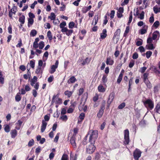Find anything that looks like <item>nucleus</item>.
<instances>
[{
  "mask_svg": "<svg viewBox=\"0 0 160 160\" xmlns=\"http://www.w3.org/2000/svg\"><path fill=\"white\" fill-rule=\"evenodd\" d=\"M88 136L89 135V142L92 143H95L98 137V132L97 130H94L92 129L90 130L89 131Z\"/></svg>",
  "mask_w": 160,
  "mask_h": 160,
  "instance_id": "f257e3e1",
  "label": "nucleus"
},
{
  "mask_svg": "<svg viewBox=\"0 0 160 160\" xmlns=\"http://www.w3.org/2000/svg\"><path fill=\"white\" fill-rule=\"evenodd\" d=\"M142 102L144 105L148 110H151L154 108V102L152 99H146L145 100H143Z\"/></svg>",
  "mask_w": 160,
  "mask_h": 160,
  "instance_id": "f03ea898",
  "label": "nucleus"
},
{
  "mask_svg": "<svg viewBox=\"0 0 160 160\" xmlns=\"http://www.w3.org/2000/svg\"><path fill=\"white\" fill-rule=\"evenodd\" d=\"M149 73L148 72L144 73L143 75L142 79L143 82L146 84L147 87L149 88H151L152 87V84L148 80V76Z\"/></svg>",
  "mask_w": 160,
  "mask_h": 160,
  "instance_id": "7ed1b4c3",
  "label": "nucleus"
},
{
  "mask_svg": "<svg viewBox=\"0 0 160 160\" xmlns=\"http://www.w3.org/2000/svg\"><path fill=\"white\" fill-rule=\"evenodd\" d=\"M124 141L123 142V143L125 145H128L129 144L130 141L129 131L127 129L124 130Z\"/></svg>",
  "mask_w": 160,
  "mask_h": 160,
  "instance_id": "20e7f679",
  "label": "nucleus"
},
{
  "mask_svg": "<svg viewBox=\"0 0 160 160\" xmlns=\"http://www.w3.org/2000/svg\"><path fill=\"white\" fill-rule=\"evenodd\" d=\"M90 143V144L86 148L87 152L89 154L92 153L96 149V147L94 145L95 143Z\"/></svg>",
  "mask_w": 160,
  "mask_h": 160,
  "instance_id": "39448f33",
  "label": "nucleus"
},
{
  "mask_svg": "<svg viewBox=\"0 0 160 160\" xmlns=\"http://www.w3.org/2000/svg\"><path fill=\"white\" fill-rule=\"evenodd\" d=\"M58 95H54L52 97V103H53L55 102L56 104H60L62 103V100L61 98H58Z\"/></svg>",
  "mask_w": 160,
  "mask_h": 160,
  "instance_id": "423d86ee",
  "label": "nucleus"
},
{
  "mask_svg": "<svg viewBox=\"0 0 160 160\" xmlns=\"http://www.w3.org/2000/svg\"><path fill=\"white\" fill-rule=\"evenodd\" d=\"M142 152L138 149L137 148L133 152V158L135 160H138L139 158L141 157Z\"/></svg>",
  "mask_w": 160,
  "mask_h": 160,
  "instance_id": "0eeeda50",
  "label": "nucleus"
},
{
  "mask_svg": "<svg viewBox=\"0 0 160 160\" xmlns=\"http://www.w3.org/2000/svg\"><path fill=\"white\" fill-rule=\"evenodd\" d=\"M17 11V7L15 6L14 5H13L12 8L8 10V16L10 18L12 19V14H13L15 15Z\"/></svg>",
  "mask_w": 160,
  "mask_h": 160,
  "instance_id": "6e6552de",
  "label": "nucleus"
},
{
  "mask_svg": "<svg viewBox=\"0 0 160 160\" xmlns=\"http://www.w3.org/2000/svg\"><path fill=\"white\" fill-rule=\"evenodd\" d=\"M59 62L58 60L56 61L54 65H53L51 66V70L49 71V72L51 74L54 73L56 70V69L58 68Z\"/></svg>",
  "mask_w": 160,
  "mask_h": 160,
  "instance_id": "1a4fd4ad",
  "label": "nucleus"
},
{
  "mask_svg": "<svg viewBox=\"0 0 160 160\" xmlns=\"http://www.w3.org/2000/svg\"><path fill=\"white\" fill-rule=\"evenodd\" d=\"M39 86V83L38 82H37L34 86V88L35 89L32 90V94L34 98H36L37 95L38 93L37 90L38 89Z\"/></svg>",
  "mask_w": 160,
  "mask_h": 160,
  "instance_id": "9d476101",
  "label": "nucleus"
},
{
  "mask_svg": "<svg viewBox=\"0 0 160 160\" xmlns=\"http://www.w3.org/2000/svg\"><path fill=\"white\" fill-rule=\"evenodd\" d=\"M115 96V93L112 92L110 93L107 101L108 104V107H109L110 104L113 101Z\"/></svg>",
  "mask_w": 160,
  "mask_h": 160,
  "instance_id": "9b49d317",
  "label": "nucleus"
},
{
  "mask_svg": "<svg viewBox=\"0 0 160 160\" xmlns=\"http://www.w3.org/2000/svg\"><path fill=\"white\" fill-rule=\"evenodd\" d=\"M61 31L63 33L65 32L66 34L69 36L72 34L73 31L72 29H68L67 28H65L61 30Z\"/></svg>",
  "mask_w": 160,
  "mask_h": 160,
  "instance_id": "f8f14e48",
  "label": "nucleus"
},
{
  "mask_svg": "<svg viewBox=\"0 0 160 160\" xmlns=\"http://www.w3.org/2000/svg\"><path fill=\"white\" fill-rule=\"evenodd\" d=\"M76 137L72 136L70 140V143L73 148H77L76 143Z\"/></svg>",
  "mask_w": 160,
  "mask_h": 160,
  "instance_id": "ddd939ff",
  "label": "nucleus"
},
{
  "mask_svg": "<svg viewBox=\"0 0 160 160\" xmlns=\"http://www.w3.org/2000/svg\"><path fill=\"white\" fill-rule=\"evenodd\" d=\"M42 126H41V131L42 132H43L45 130L47 123L44 120H43L42 122Z\"/></svg>",
  "mask_w": 160,
  "mask_h": 160,
  "instance_id": "4468645a",
  "label": "nucleus"
},
{
  "mask_svg": "<svg viewBox=\"0 0 160 160\" xmlns=\"http://www.w3.org/2000/svg\"><path fill=\"white\" fill-rule=\"evenodd\" d=\"M148 27L147 25H144L143 26V28L139 30V33L141 35H143L146 33Z\"/></svg>",
  "mask_w": 160,
  "mask_h": 160,
  "instance_id": "2eb2a0df",
  "label": "nucleus"
},
{
  "mask_svg": "<svg viewBox=\"0 0 160 160\" xmlns=\"http://www.w3.org/2000/svg\"><path fill=\"white\" fill-rule=\"evenodd\" d=\"M11 137L12 138H14L17 135L18 132L16 129L12 130L10 132Z\"/></svg>",
  "mask_w": 160,
  "mask_h": 160,
  "instance_id": "dca6fc26",
  "label": "nucleus"
},
{
  "mask_svg": "<svg viewBox=\"0 0 160 160\" xmlns=\"http://www.w3.org/2000/svg\"><path fill=\"white\" fill-rule=\"evenodd\" d=\"M37 78L36 76H34L33 77V78L30 81V85L32 86H34V84L37 82Z\"/></svg>",
  "mask_w": 160,
  "mask_h": 160,
  "instance_id": "f3484780",
  "label": "nucleus"
},
{
  "mask_svg": "<svg viewBox=\"0 0 160 160\" xmlns=\"http://www.w3.org/2000/svg\"><path fill=\"white\" fill-rule=\"evenodd\" d=\"M106 63L107 65H112L114 63V61L112 59L111 57L110 56L107 58Z\"/></svg>",
  "mask_w": 160,
  "mask_h": 160,
  "instance_id": "a211bd4d",
  "label": "nucleus"
},
{
  "mask_svg": "<svg viewBox=\"0 0 160 160\" xmlns=\"http://www.w3.org/2000/svg\"><path fill=\"white\" fill-rule=\"evenodd\" d=\"M77 81V79L74 76H72L68 81V83H73Z\"/></svg>",
  "mask_w": 160,
  "mask_h": 160,
  "instance_id": "6ab92c4d",
  "label": "nucleus"
},
{
  "mask_svg": "<svg viewBox=\"0 0 160 160\" xmlns=\"http://www.w3.org/2000/svg\"><path fill=\"white\" fill-rule=\"evenodd\" d=\"M77 155L75 154V155L72 153V152H71L70 153V160H77Z\"/></svg>",
  "mask_w": 160,
  "mask_h": 160,
  "instance_id": "aec40b11",
  "label": "nucleus"
},
{
  "mask_svg": "<svg viewBox=\"0 0 160 160\" xmlns=\"http://www.w3.org/2000/svg\"><path fill=\"white\" fill-rule=\"evenodd\" d=\"M73 93V91L66 90L64 92V93L66 96H67L68 98H70L72 95Z\"/></svg>",
  "mask_w": 160,
  "mask_h": 160,
  "instance_id": "412c9836",
  "label": "nucleus"
},
{
  "mask_svg": "<svg viewBox=\"0 0 160 160\" xmlns=\"http://www.w3.org/2000/svg\"><path fill=\"white\" fill-rule=\"evenodd\" d=\"M154 110L155 112L159 113V112L160 111V103H158L156 105Z\"/></svg>",
  "mask_w": 160,
  "mask_h": 160,
  "instance_id": "4be33fe9",
  "label": "nucleus"
},
{
  "mask_svg": "<svg viewBox=\"0 0 160 160\" xmlns=\"http://www.w3.org/2000/svg\"><path fill=\"white\" fill-rule=\"evenodd\" d=\"M107 75H103L102 80L103 83V84L106 86V83L108 81V79L107 78Z\"/></svg>",
  "mask_w": 160,
  "mask_h": 160,
  "instance_id": "5701e85b",
  "label": "nucleus"
},
{
  "mask_svg": "<svg viewBox=\"0 0 160 160\" xmlns=\"http://www.w3.org/2000/svg\"><path fill=\"white\" fill-rule=\"evenodd\" d=\"M121 33V30L120 29H118L114 33L113 35V38H115L117 37H119Z\"/></svg>",
  "mask_w": 160,
  "mask_h": 160,
  "instance_id": "b1692460",
  "label": "nucleus"
},
{
  "mask_svg": "<svg viewBox=\"0 0 160 160\" xmlns=\"http://www.w3.org/2000/svg\"><path fill=\"white\" fill-rule=\"evenodd\" d=\"M158 34H159V32L158 31H156L152 34V38L153 40H155L157 38Z\"/></svg>",
  "mask_w": 160,
  "mask_h": 160,
  "instance_id": "393cba45",
  "label": "nucleus"
},
{
  "mask_svg": "<svg viewBox=\"0 0 160 160\" xmlns=\"http://www.w3.org/2000/svg\"><path fill=\"white\" fill-rule=\"evenodd\" d=\"M106 104V101L105 100H103L102 102L100 109L99 110L104 111L105 109V107Z\"/></svg>",
  "mask_w": 160,
  "mask_h": 160,
  "instance_id": "a878e982",
  "label": "nucleus"
},
{
  "mask_svg": "<svg viewBox=\"0 0 160 160\" xmlns=\"http://www.w3.org/2000/svg\"><path fill=\"white\" fill-rule=\"evenodd\" d=\"M25 20V16L24 15H22L21 16L19 17L18 21L21 24H24Z\"/></svg>",
  "mask_w": 160,
  "mask_h": 160,
  "instance_id": "bb28decb",
  "label": "nucleus"
},
{
  "mask_svg": "<svg viewBox=\"0 0 160 160\" xmlns=\"http://www.w3.org/2000/svg\"><path fill=\"white\" fill-rule=\"evenodd\" d=\"M4 130L6 132H9L10 130V128L8 124H5L4 125Z\"/></svg>",
  "mask_w": 160,
  "mask_h": 160,
  "instance_id": "cd10ccee",
  "label": "nucleus"
},
{
  "mask_svg": "<svg viewBox=\"0 0 160 160\" xmlns=\"http://www.w3.org/2000/svg\"><path fill=\"white\" fill-rule=\"evenodd\" d=\"M56 17V15L53 12L51 13L50 16H48V19H50L51 20H54L55 19Z\"/></svg>",
  "mask_w": 160,
  "mask_h": 160,
  "instance_id": "c85d7f7f",
  "label": "nucleus"
},
{
  "mask_svg": "<svg viewBox=\"0 0 160 160\" xmlns=\"http://www.w3.org/2000/svg\"><path fill=\"white\" fill-rule=\"evenodd\" d=\"M104 111L99 110L97 114V117L99 118H100L103 115Z\"/></svg>",
  "mask_w": 160,
  "mask_h": 160,
  "instance_id": "c756f323",
  "label": "nucleus"
},
{
  "mask_svg": "<svg viewBox=\"0 0 160 160\" xmlns=\"http://www.w3.org/2000/svg\"><path fill=\"white\" fill-rule=\"evenodd\" d=\"M47 35L48 39L50 41H51L52 39V35L50 31L49 30L48 31Z\"/></svg>",
  "mask_w": 160,
  "mask_h": 160,
  "instance_id": "7c9ffc66",
  "label": "nucleus"
},
{
  "mask_svg": "<svg viewBox=\"0 0 160 160\" xmlns=\"http://www.w3.org/2000/svg\"><path fill=\"white\" fill-rule=\"evenodd\" d=\"M98 91L100 92H104L105 91V89L104 87L102 85H99L98 87Z\"/></svg>",
  "mask_w": 160,
  "mask_h": 160,
  "instance_id": "2f4dec72",
  "label": "nucleus"
},
{
  "mask_svg": "<svg viewBox=\"0 0 160 160\" xmlns=\"http://www.w3.org/2000/svg\"><path fill=\"white\" fill-rule=\"evenodd\" d=\"M130 31V27L129 26H127L126 27L125 30L123 34V37H126L127 36V34L129 33Z\"/></svg>",
  "mask_w": 160,
  "mask_h": 160,
  "instance_id": "473e14b6",
  "label": "nucleus"
},
{
  "mask_svg": "<svg viewBox=\"0 0 160 160\" xmlns=\"http://www.w3.org/2000/svg\"><path fill=\"white\" fill-rule=\"evenodd\" d=\"M146 46V47L148 49L152 50L154 48L153 45L152 43H149Z\"/></svg>",
  "mask_w": 160,
  "mask_h": 160,
  "instance_id": "72a5a7b5",
  "label": "nucleus"
},
{
  "mask_svg": "<svg viewBox=\"0 0 160 160\" xmlns=\"http://www.w3.org/2000/svg\"><path fill=\"white\" fill-rule=\"evenodd\" d=\"M21 97L20 95V93H18L15 96V99L16 102H19L21 100Z\"/></svg>",
  "mask_w": 160,
  "mask_h": 160,
  "instance_id": "f704fd0d",
  "label": "nucleus"
},
{
  "mask_svg": "<svg viewBox=\"0 0 160 160\" xmlns=\"http://www.w3.org/2000/svg\"><path fill=\"white\" fill-rule=\"evenodd\" d=\"M90 61V60L88 58H86L83 60L82 63V64L83 66H84L86 64H88Z\"/></svg>",
  "mask_w": 160,
  "mask_h": 160,
  "instance_id": "c9c22d12",
  "label": "nucleus"
},
{
  "mask_svg": "<svg viewBox=\"0 0 160 160\" xmlns=\"http://www.w3.org/2000/svg\"><path fill=\"white\" fill-rule=\"evenodd\" d=\"M45 45L44 42L42 41L40 42L38 44V47L40 49H42Z\"/></svg>",
  "mask_w": 160,
  "mask_h": 160,
  "instance_id": "e433bc0d",
  "label": "nucleus"
},
{
  "mask_svg": "<svg viewBox=\"0 0 160 160\" xmlns=\"http://www.w3.org/2000/svg\"><path fill=\"white\" fill-rule=\"evenodd\" d=\"M66 25V23L65 21H63L59 25L60 27L61 28V30H62L63 29L65 28H67V27H65Z\"/></svg>",
  "mask_w": 160,
  "mask_h": 160,
  "instance_id": "4c0bfd02",
  "label": "nucleus"
},
{
  "mask_svg": "<svg viewBox=\"0 0 160 160\" xmlns=\"http://www.w3.org/2000/svg\"><path fill=\"white\" fill-rule=\"evenodd\" d=\"M61 160H69L68 156L66 154H63L61 158Z\"/></svg>",
  "mask_w": 160,
  "mask_h": 160,
  "instance_id": "58836bf2",
  "label": "nucleus"
},
{
  "mask_svg": "<svg viewBox=\"0 0 160 160\" xmlns=\"http://www.w3.org/2000/svg\"><path fill=\"white\" fill-rule=\"evenodd\" d=\"M153 9L154 13L156 14L158 12H160V7L158 8L156 6L153 7Z\"/></svg>",
  "mask_w": 160,
  "mask_h": 160,
  "instance_id": "ea45409f",
  "label": "nucleus"
},
{
  "mask_svg": "<svg viewBox=\"0 0 160 160\" xmlns=\"http://www.w3.org/2000/svg\"><path fill=\"white\" fill-rule=\"evenodd\" d=\"M28 27H30V25H32L33 24L34 22V20L32 18H28Z\"/></svg>",
  "mask_w": 160,
  "mask_h": 160,
  "instance_id": "a19ab883",
  "label": "nucleus"
},
{
  "mask_svg": "<svg viewBox=\"0 0 160 160\" xmlns=\"http://www.w3.org/2000/svg\"><path fill=\"white\" fill-rule=\"evenodd\" d=\"M88 135H86L84 138L82 143V144L84 145H86L87 144V138H88Z\"/></svg>",
  "mask_w": 160,
  "mask_h": 160,
  "instance_id": "79ce46f5",
  "label": "nucleus"
},
{
  "mask_svg": "<svg viewBox=\"0 0 160 160\" xmlns=\"http://www.w3.org/2000/svg\"><path fill=\"white\" fill-rule=\"evenodd\" d=\"M122 77L123 76H122L121 74H119L117 81V83L118 84H120V83L122 80Z\"/></svg>",
  "mask_w": 160,
  "mask_h": 160,
  "instance_id": "37998d69",
  "label": "nucleus"
},
{
  "mask_svg": "<svg viewBox=\"0 0 160 160\" xmlns=\"http://www.w3.org/2000/svg\"><path fill=\"white\" fill-rule=\"evenodd\" d=\"M37 31L35 29H33L31 31L30 33V35L33 37H34L36 36L37 34Z\"/></svg>",
  "mask_w": 160,
  "mask_h": 160,
  "instance_id": "c03bdc74",
  "label": "nucleus"
},
{
  "mask_svg": "<svg viewBox=\"0 0 160 160\" xmlns=\"http://www.w3.org/2000/svg\"><path fill=\"white\" fill-rule=\"evenodd\" d=\"M41 67H39L36 69V71H35V73L37 74H38L39 73L42 74V73L43 72V70H41Z\"/></svg>",
  "mask_w": 160,
  "mask_h": 160,
  "instance_id": "a18cd8bd",
  "label": "nucleus"
},
{
  "mask_svg": "<svg viewBox=\"0 0 160 160\" xmlns=\"http://www.w3.org/2000/svg\"><path fill=\"white\" fill-rule=\"evenodd\" d=\"M35 60H31L30 62V67L32 68H34L35 67Z\"/></svg>",
  "mask_w": 160,
  "mask_h": 160,
  "instance_id": "49530a36",
  "label": "nucleus"
},
{
  "mask_svg": "<svg viewBox=\"0 0 160 160\" xmlns=\"http://www.w3.org/2000/svg\"><path fill=\"white\" fill-rule=\"evenodd\" d=\"M85 117V114L84 113H81L79 116V118L81 121H82L84 118Z\"/></svg>",
  "mask_w": 160,
  "mask_h": 160,
  "instance_id": "de8ad7c7",
  "label": "nucleus"
},
{
  "mask_svg": "<svg viewBox=\"0 0 160 160\" xmlns=\"http://www.w3.org/2000/svg\"><path fill=\"white\" fill-rule=\"evenodd\" d=\"M18 42V43L16 45V47L17 48H20L22 45V40L21 38L19 39Z\"/></svg>",
  "mask_w": 160,
  "mask_h": 160,
  "instance_id": "09e8293b",
  "label": "nucleus"
},
{
  "mask_svg": "<svg viewBox=\"0 0 160 160\" xmlns=\"http://www.w3.org/2000/svg\"><path fill=\"white\" fill-rule=\"evenodd\" d=\"M159 22L158 21H156L153 23L152 27H155V28H157L159 25Z\"/></svg>",
  "mask_w": 160,
  "mask_h": 160,
  "instance_id": "8fccbe9b",
  "label": "nucleus"
},
{
  "mask_svg": "<svg viewBox=\"0 0 160 160\" xmlns=\"http://www.w3.org/2000/svg\"><path fill=\"white\" fill-rule=\"evenodd\" d=\"M134 64L135 61L133 60L132 59L131 60L129 63V67L131 68H132L134 66Z\"/></svg>",
  "mask_w": 160,
  "mask_h": 160,
  "instance_id": "3c124183",
  "label": "nucleus"
},
{
  "mask_svg": "<svg viewBox=\"0 0 160 160\" xmlns=\"http://www.w3.org/2000/svg\"><path fill=\"white\" fill-rule=\"evenodd\" d=\"M75 25V23L73 22H70L68 24V27L69 28H73Z\"/></svg>",
  "mask_w": 160,
  "mask_h": 160,
  "instance_id": "603ef678",
  "label": "nucleus"
},
{
  "mask_svg": "<svg viewBox=\"0 0 160 160\" xmlns=\"http://www.w3.org/2000/svg\"><path fill=\"white\" fill-rule=\"evenodd\" d=\"M132 12L131 11L129 15V20L128 22V24H129L130 23H131L132 20Z\"/></svg>",
  "mask_w": 160,
  "mask_h": 160,
  "instance_id": "864d4df0",
  "label": "nucleus"
},
{
  "mask_svg": "<svg viewBox=\"0 0 160 160\" xmlns=\"http://www.w3.org/2000/svg\"><path fill=\"white\" fill-rule=\"evenodd\" d=\"M152 54V52L151 51H148L146 52V56L147 58H149L151 56Z\"/></svg>",
  "mask_w": 160,
  "mask_h": 160,
  "instance_id": "5fc2aeb1",
  "label": "nucleus"
},
{
  "mask_svg": "<svg viewBox=\"0 0 160 160\" xmlns=\"http://www.w3.org/2000/svg\"><path fill=\"white\" fill-rule=\"evenodd\" d=\"M34 144V141L33 139H32L30 140L28 143V146L31 147Z\"/></svg>",
  "mask_w": 160,
  "mask_h": 160,
  "instance_id": "6e6d98bb",
  "label": "nucleus"
},
{
  "mask_svg": "<svg viewBox=\"0 0 160 160\" xmlns=\"http://www.w3.org/2000/svg\"><path fill=\"white\" fill-rule=\"evenodd\" d=\"M139 16V17H138V18H139L141 20L143 19L144 16V11H142L141 13L140 14Z\"/></svg>",
  "mask_w": 160,
  "mask_h": 160,
  "instance_id": "4d7b16f0",
  "label": "nucleus"
},
{
  "mask_svg": "<svg viewBox=\"0 0 160 160\" xmlns=\"http://www.w3.org/2000/svg\"><path fill=\"white\" fill-rule=\"evenodd\" d=\"M78 128H75L73 129V133L72 135V136H74L76 137L77 134L78 133Z\"/></svg>",
  "mask_w": 160,
  "mask_h": 160,
  "instance_id": "13d9d810",
  "label": "nucleus"
},
{
  "mask_svg": "<svg viewBox=\"0 0 160 160\" xmlns=\"http://www.w3.org/2000/svg\"><path fill=\"white\" fill-rule=\"evenodd\" d=\"M125 102H122L118 106V108L119 109H122L125 107Z\"/></svg>",
  "mask_w": 160,
  "mask_h": 160,
  "instance_id": "bf43d9fd",
  "label": "nucleus"
},
{
  "mask_svg": "<svg viewBox=\"0 0 160 160\" xmlns=\"http://www.w3.org/2000/svg\"><path fill=\"white\" fill-rule=\"evenodd\" d=\"M67 116L66 115H62L61 116L60 119H62L63 121H66L68 119Z\"/></svg>",
  "mask_w": 160,
  "mask_h": 160,
  "instance_id": "052dcab7",
  "label": "nucleus"
},
{
  "mask_svg": "<svg viewBox=\"0 0 160 160\" xmlns=\"http://www.w3.org/2000/svg\"><path fill=\"white\" fill-rule=\"evenodd\" d=\"M138 53L137 52L134 53L132 55V58L133 59H137L138 58Z\"/></svg>",
  "mask_w": 160,
  "mask_h": 160,
  "instance_id": "680f3d73",
  "label": "nucleus"
},
{
  "mask_svg": "<svg viewBox=\"0 0 160 160\" xmlns=\"http://www.w3.org/2000/svg\"><path fill=\"white\" fill-rule=\"evenodd\" d=\"M153 14H152V16H151L149 19V22L151 23H152L154 21V18L153 16Z\"/></svg>",
  "mask_w": 160,
  "mask_h": 160,
  "instance_id": "e2e57ef3",
  "label": "nucleus"
},
{
  "mask_svg": "<svg viewBox=\"0 0 160 160\" xmlns=\"http://www.w3.org/2000/svg\"><path fill=\"white\" fill-rule=\"evenodd\" d=\"M140 40L141 41H138L136 42V45L138 46L141 45L142 44V40L141 39Z\"/></svg>",
  "mask_w": 160,
  "mask_h": 160,
  "instance_id": "0e129e2a",
  "label": "nucleus"
},
{
  "mask_svg": "<svg viewBox=\"0 0 160 160\" xmlns=\"http://www.w3.org/2000/svg\"><path fill=\"white\" fill-rule=\"evenodd\" d=\"M88 11V9H87L86 7H84L82 8L81 10L82 12L83 13H86Z\"/></svg>",
  "mask_w": 160,
  "mask_h": 160,
  "instance_id": "69168bd1",
  "label": "nucleus"
},
{
  "mask_svg": "<svg viewBox=\"0 0 160 160\" xmlns=\"http://www.w3.org/2000/svg\"><path fill=\"white\" fill-rule=\"evenodd\" d=\"M74 109V108L70 106L69 108L67 110V112L68 113H72L73 112Z\"/></svg>",
  "mask_w": 160,
  "mask_h": 160,
  "instance_id": "338daca9",
  "label": "nucleus"
},
{
  "mask_svg": "<svg viewBox=\"0 0 160 160\" xmlns=\"http://www.w3.org/2000/svg\"><path fill=\"white\" fill-rule=\"evenodd\" d=\"M147 69V68L145 67H142L140 68V72L142 73H144Z\"/></svg>",
  "mask_w": 160,
  "mask_h": 160,
  "instance_id": "774afa93",
  "label": "nucleus"
}]
</instances>
